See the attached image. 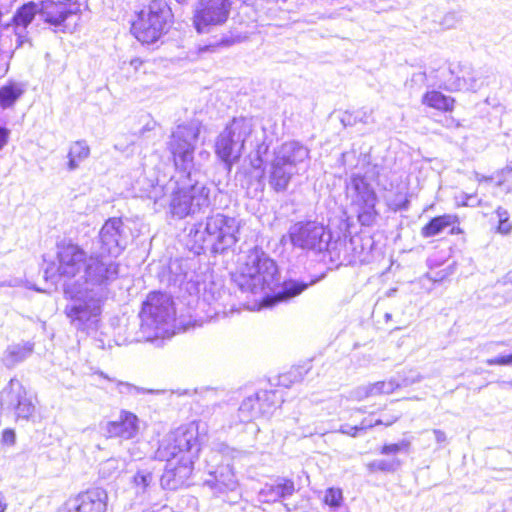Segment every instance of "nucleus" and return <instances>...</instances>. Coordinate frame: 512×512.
<instances>
[{
    "mask_svg": "<svg viewBox=\"0 0 512 512\" xmlns=\"http://www.w3.org/2000/svg\"><path fill=\"white\" fill-rule=\"evenodd\" d=\"M5 285L12 286V283L11 282H9V283H0V286H5Z\"/></svg>",
    "mask_w": 512,
    "mask_h": 512,
    "instance_id": "e2e57ef3",
    "label": "nucleus"
},
{
    "mask_svg": "<svg viewBox=\"0 0 512 512\" xmlns=\"http://www.w3.org/2000/svg\"><path fill=\"white\" fill-rule=\"evenodd\" d=\"M324 502L332 509H338L343 502V494L341 489L329 488L326 490L324 495Z\"/></svg>",
    "mask_w": 512,
    "mask_h": 512,
    "instance_id": "58836bf2",
    "label": "nucleus"
},
{
    "mask_svg": "<svg viewBox=\"0 0 512 512\" xmlns=\"http://www.w3.org/2000/svg\"><path fill=\"white\" fill-rule=\"evenodd\" d=\"M6 502L3 495L0 494V512H4L6 510Z\"/></svg>",
    "mask_w": 512,
    "mask_h": 512,
    "instance_id": "bf43d9fd",
    "label": "nucleus"
},
{
    "mask_svg": "<svg viewBox=\"0 0 512 512\" xmlns=\"http://www.w3.org/2000/svg\"><path fill=\"white\" fill-rule=\"evenodd\" d=\"M41 6L40 20L54 25L61 26L69 17L74 16L70 11H67L61 4L55 3L50 0L40 1Z\"/></svg>",
    "mask_w": 512,
    "mask_h": 512,
    "instance_id": "bb28decb",
    "label": "nucleus"
},
{
    "mask_svg": "<svg viewBox=\"0 0 512 512\" xmlns=\"http://www.w3.org/2000/svg\"><path fill=\"white\" fill-rule=\"evenodd\" d=\"M108 495L102 488H93L69 498L59 512H106Z\"/></svg>",
    "mask_w": 512,
    "mask_h": 512,
    "instance_id": "a211bd4d",
    "label": "nucleus"
},
{
    "mask_svg": "<svg viewBox=\"0 0 512 512\" xmlns=\"http://www.w3.org/2000/svg\"><path fill=\"white\" fill-rule=\"evenodd\" d=\"M90 155V147L84 140L73 142L67 154L68 163L67 168L69 171H74L79 168L80 164L85 161Z\"/></svg>",
    "mask_w": 512,
    "mask_h": 512,
    "instance_id": "c85d7f7f",
    "label": "nucleus"
},
{
    "mask_svg": "<svg viewBox=\"0 0 512 512\" xmlns=\"http://www.w3.org/2000/svg\"><path fill=\"white\" fill-rule=\"evenodd\" d=\"M280 276L278 268L261 249H253L246 257V261L236 283L242 291L250 292L253 295H262V307H271L282 301H288L301 294L309 284L288 280L284 281L281 290L270 296L269 292L278 286Z\"/></svg>",
    "mask_w": 512,
    "mask_h": 512,
    "instance_id": "f257e3e1",
    "label": "nucleus"
},
{
    "mask_svg": "<svg viewBox=\"0 0 512 512\" xmlns=\"http://www.w3.org/2000/svg\"><path fill=\"white\" fill-rule=\"evenodd\" d=\"M486 364L489 366H493V365L511 366L512 365V354L487 359Z\"/></svg>",
    "mask_w": 512,
    "mask_h": 512,
    "instance_id": "c03bdc74",
    "label": "nucleus"
},
{
    "mask_svg": "<svg viewBox=\"0 0 512 512\" xmlns=\"http://www.w3.org/2000/svg\"><path fill=\"white\" fill-rule=\"evenodd\" d=\"M455 199L457 206L475 207L481 204V200L477 199L475 194H467L465 192H461Z\"/></svg>",
    "mask_w": 512,
    "mask_h": 512,
    "instance_id": "ea45409f",
    "label": "nucleus"
},
{
    "mask_svg": "<svg viewBox=\"0 0 512 512\" xmlns=\"http://www.w3.org/2000/svg\"><path fill=\"white\" fill-rule=\"evenodd\" d=\"M120 265L114 258L108 255H100L99 251L91 249L84 274V284L81 287H88L93 292L108 295V286L119 276Z\"/></svg>",
    "mask_w": 512,
    "mask_h": 512,
    "instance_id": "9d476101",
    "label": "nucleus"
},
{
    "mask_svg": "<svg viewBox=\"0 0 512 512\" xmlns=\"http://www.w3.org/2000/svg\"><path fill=\"white\" fill-rule=\"evenodd\" d=\"M230 9V0H199L193 20L195 28L204 33L212 26L222 25L227 21Z\"/></svg>",
    "mask_w": 512,
    "mask_h": 512,
    "instance_id": "2eb2a0df",
    "label": "nucleus"
},
{
    "mask_svg": "<svg viewBox=\"0 0 512 512\" xmlns=\"http://www.w3.org/2000/svg\"><path fill=\"white\" fill-rule=\"evenodd\" d=\"M399 418H400V415H393V416H390V417H386L385 419H377L375 421V424L376 425L390 426L393 423H395Z\"/></svg>",
    "mask_w": 512,
    "mask_h": 512,
    "instance_id": "09e8293b",
    "label": "nucleus"
},
{
    "mask_svg": "<svg viewBox=\"0 0 512 512\" xmlns=\"http://www.w3.org/2000/svg\"><path fill=\"white\" fill-rule=\"evenodd\" d=\"M200 445L197 422L181 426L164 437L156 451V458L167 462L161 477L163 487L176 489L189 478L199 456Z\"/></svg>",
    "mask_w": 512,
    "mask_h": 512,
    "instance_id": "f03ea898",
    "label": "nucleus"
},
{
    "mask_svg": "<svg viewBox=\"0 0 512 512\" xmlns=\"http://www.w3.org/2000/svg\"><path fill=\"white\" fill-rule=\"evenodd\" d=\"M398 387H400V384L394 379L378 381L372 384L358 387L354 391V396L357 400H362L370 396L390 394Z\"/></svg>",
    "mask_w": 512,
    "mask_h": 512,
    "instance_id": "cd10ccee",
    "label": "nucleus"
},
{
    "mask_svg": "<svg viewBox=\"0 0 512 512\" xmlns=\"http://www.w3.org/2000/svg\"><path fill=\"white\" fill-rule=\"evenodd\" d=\"M178 3L182 4V3H186L188 0H176Z\"/></svg>",
    "mask_w": 512,
    "mask_h": 512,
    "instance_id": "0e129e2a",
    "label": "nucleus"
},
{
    "mask_svg": "<svg viewBox=\"0 0 512 512\" xmlns=\"http://www.w3.org/2000/svg\"><path fill=\"white\" fill-rule=\"evenodd\" d=\"M433 433H434L435 439L438 443H443L446 441V434L444 431L439 430V429H434Z\"/></svg>",
    "mask_w": 512,
    "mask_h": 512,
    "instance_id": "5fc2aeb1",
    "label": "nucleus"
},
{
    "mask_svg": "<svg viewBox=\"0 0 512 512\" xmlns=\"http://www.w3.org/2000/svg\"><path fill=\"white\" fill-rule=\"evenodd\" d=\"M216 493L235 492L238 489V481L231 466L219 467L210 473V478L205 481Z\"/></svg>",
    "mask_w": 512,
    "mask_h": 512,
    "instance_id": "4be33fe9",
    "label": "nucleus"
},
{
    "mask_svg": "<svg viewBox=\"0 0 512 512\" xmlns=\"http://www.w3.org/2000/svg\"><path fill=\"white\" fill-rule=\"evenodd\" d=\"M210 189L196 182L174 188L170 199V212L180 219L201 212L210 205Z\"/></svg>",
    "mask_w": 512,
    "mask_h": 512,
    "instance_id": "f8f14e48",
    "label": "nucleus"
},
{
    "mask_svg": "<svg viewBox=\"0 0 512 512\" xmlns=\"http://www.w3.org/2000/svg\"><path fill=\"white\" fill-rule=\"evenodd\" d=\"M10 131L7 128L0 127V150L7 144Z\"/></svg>",
    "mask_w": 512,
    "mask_h": 512,
    "instance_id": "3c124183",
    "label": "nucleus"
},
{
    "mask_svg": "<svg viewBox=\"0 0 512 512\" xmlns=\"http://www.w3.org/2000/svg\"><path fill=\"white\" fill-rule=\"evenodd\" d=\"M373 426H376L375 422H372L368 419H363L360 425H358V428L360 431H365Z\"/></svg>",
    "mask_w": 512,
    "mask_h": 512,
    "instance_id": "6e6d98bb",
    "label": "nucleus"
},
{
    "mask_svg": "<svg viewBox=\"0 0 512 512\" xmlns=\"http://www.w3.org/2000/svg\"><path fill=\"white\" fill-rule=\"evenodd\" d=\"M497 232L503 235L510 234L512 232V223L510 222V220L508 219L506 221H501L498 224Z\"/></svg>",
    "mask_w": 512,
    "mask_h": 512,
    "instance_id": "de8ad7c7",
    "label": "nucleus"
},
{
    "mask_svg": "<svg viewBox=\"0 0 512 512\" xmlns=\"http://www.w3.org/2000/svg\"><path fill=\"white\" fill-rule=\"evenodd\" d=\"M339 432L345 435H349L352 437L357 436L358 432H360L358 425L351 426L348 424H344L340 426Z\"/></svg>",
    "mask_w": 512,
    "mask_h": 512,
    "instance_id": "49530a36",
    "label": "nucleus"
},
{
    "mask_svg": "<svg viewBox=\"0 0 512 512\" xmlns=\"http://www.w3.org/2000/svg\"><path fill=\"white\" fill-rule=\"evenodd\" d=\"M454 99L439 91H429L424 94L422 103L438 110L451 111L454 107Z\"/></svg>",
    "mask_w": 512,
    "mask_h": 512,
    "instance_id": "7c9ffc66",
    "label": "nucleus"
},
{
    "mask_svg": "<svg viewBox=\"0 0 512 512\" xmlns=\"http://www.w3.org/2000/svg\"><path fill=\"white\" fill-rule=\"evenodd\" d=\"M89 256L77 244L61 243L58 245L57 259L59 276L73 278L84 272Z\"/></svg>",
    "mask_w": 512,
    "mask_h": 512,
    "instance_id": "f3484780",
    "label": "nucleus"
},
{
    "mask_svg": "<svg viewBox=\"0 0 512 512\" xmlns=\"http://www.w3.org/2000/svg\"><path fill=\"white\" fill-rule=\"evenodd\" d=\"M496 185L503 189L505 193L512 192V166H506L497 173Z\"/></svg>",
    "mask_w": 512,
    "mask_h": 512,
    "instance_id": "e433bc0d",
    "label": "nucleus"
},
{
    "mask_svg": "<svg viewBox=\"0 0 512 512\" xmlns=\"http://www.w3.org/2000/svg\"><path fill=\"white\" fill-rule=\"evenodd\" d=\"M0 403L4 409L11 410L18 418L30 419L35 413V405L18 379H11L2 390Z\"/></svg>",
    "mask_w": 512,
    "mask_h": 512,
    "instance_id": "dca6fc26",
    "label": "nucleus"
},
{
    "mask_svg": "<svg viewBox=\"0 0 512 512\" xmlns=\"http://www.w3.org/2000/svg\"><path fill=\"white\" fill-rule=\"evenodd\" d=\"M143 118H144L146 121L144 122L143 127H142V128L138 131V133H137L140 137L145 136V134H146L147 132H150V131L154 130V129H155V127L157 126L156 121H155V120H153L152 118H150V116H149V115H145V116H143Z\"/></svg>",
    "mask_w": 512,
    "mask_h": 512,
    "instance_id": "a18cd8bd",
    "label": "nucleus"
},
{
    "mask_svg": "<svg viewBox=\"0 0 512 512\" xmlns=\"http://www.w3.org/2000/svg\"><path fill=\"white\" fill-rule=\"evenodd\" d=\"M411 447V440L402 439L398 443L385 444L380 453L383 455L397 454L399 452L408 453Z\"/></svg>",
    "mask_w": 512,
    "mask_h": 512,
    "instance_id": "4c0bfd02",
    "label": "nucleus"
},
{
    "mask_svg": "<svg viewBox=\"0 0 512 512\" xmlns=\"http://www.w3.org/2000/svg\"><path fill=\"white\" fill-rule=\"evenodd\" d=\"M133 482L137 489V493H145L154 483L153 473L148 469L139 470L134 475Z\"/></svg>",
    "mask_w": 512,
    "mask_h": 512,
    "instance_id": "f704fd0d",
    "label": "nucleus"
},
{
    "mask_svg": "<svg viewBox=\"0 0 512 512\" xmlns=\"http://www.w3.org/2000/svg\"><path fill=\"white\" fill-rule=\"evenodd\" d=\"M295 492V485L292 480L279 479L273 484H266L259 492L262 502L274 503L282 498L291 496Z\"/></svg>",
    "mask_w": 512,
    "mask_h": 512,
    "instance_id": "b1692460",
    "label": "nucleus"
},
{
    "mask_svg": "<svg viewBox=\"0 0 512 512\" xmlns=\"http://www.w3.org/2000/svg\"><path fill=\"white\" fill-rule=\"evenodd\" d=\"M409 201L401 194L396 195L395 200H389L388 205L393 211H399L408 208Z\"/></svg>",
    "mask_w": 512,
    "mask_h": 512,
    "instance_id": "79ce46f5",
    "label": "nucleus"
},
{
    "mask_svg": "<svg viewBox=\"0 0 512 512\" xmlns=\"http://www.w3.org/2000/svg\"><path fill=\"white\" fill-rule=\"evenodd\" d=\"M114 148H115L116 150H122V147H121L118 143H116V144L114 145Z\"/></svg>",
    "mask_w": 512,
    "mask_h": 512,
    "instance_id": "680f3d73",
    "label": "nucleus"
},
{
    "mask_svg": "<svg viewBox=\"0 0 512 512\" xmlns=\"http://www.w3.org/2000/svg\"><path fill=\"white\" fill-rule=\"evenodd\" d=\"M214 48H215L214 46H206V47H205V49H206V50H209V49L214 50Z\"/></svg>",
    "mask_w": 512,
    "mask_h": 512,
    "instance_id": "69168bd1",
    "label": "nucleus"
},
{
    "mask_svg": "<svg viewBox=\"0 0 512 512\" xmlns=\"http://www.w3.org/2000/svg\"><path fill=\"white\" fill-rule=\"evenodd\" d=\"M475 175V179L481 183V182H491L493 180V177H488V176H484V175H481L477 172L474 173Z\"/></svg>",
    "mask_w": 512,
    "mask_h": 512,
    "instance_id": "4d7b16f0",
    "label": "nucleus"
},
{
    "mask_svg": "<svg viewBox=\"0 0 512 512\" xmlns=\"http://www.w3.org/2000/svg\"><path fill=\"white\" fill-rule=\"evenodd\" d=\"M207 393H208V394H213V393H214V391H213V390H209Z\"/></svg>",
    "mask_w": 512,
    "mask_h": 512,
    "instance_id": "338daca9",
    "label": "nucleus"
},
{
    "mask_svg": "<svg viewBox=\"0 0 512 512\" xmlns=\"http://www.w3.org/2000/svg\"><path fill=\"white\" fill-rule=\"evenodd\" d=\"M2 441L7 444H14L15 442V433L13 430L6 429L2 434Z\"/></svg>",
    "mask_w": 512,
    "mask_h": 512,
    "instance_id": "8fccbe9b",
    "label": "nucleus"
},
{
    "mask_svg": "<svg viewBox=\"0 0 512 512\" xmlns=\"http://www.w3.org/2000/svg\"><path fill=\"white\" fill-rule=\"evenodd\" d=\"M257 397L259 399L258 408L260 409L261 417L271 416L277 407V392L264 390L258 392Z\"/></svg>",
    "mask_w": 512,
    "mask_h": 512,
    "instance_id": "473e14b6",
    "label": "nucleus"
},
{
    "mask_svg": "<svg viewBox=\"0 0 512 512\" xmlns=\"http://www.w3.org/2000/svg\"><path fill=\"white\" fill-rule=\"evenodd\" d=\"M401 465L400 460L393 459H376L368 464V469L372 472L381 471V472H394Z\"/></svg>",
    "mask_w": 512,
    "mask_h": 512,
    "instance_id": "c9c22d12",
    "label": "nucleus"
},
{
    "mask_svg": "<svg viewBox=\"0 0 512 512\" xmlns=\"http://www.w3.org/2000/svg\"><path fill=\"white\" fill-rule=\"evenodd\" d=\"M143 65V60L140 58H133L129 61V66L137 73L140 67Z\"/></svg>",
    "mask_w": 512,
    "mask_h": 512,
    "instance_id": "864d4df0",
    "label": "nucleus"
},
{
    "mask_svg": "<svg viewBox=\"0 0 512 512\" xmlns=\"http://www.w3.org/2000/svg\"><path fill=\"white\" fill-rule=\"evenodd\" d=\"M172 17L171 8L165 1L154 0L139 12L131 32L142 43H154L168 31Z\"/></svg>",
    "mask_w": 512,
    "mask_h": 512,
    "instance_id": "0eeeda50",
    "label": "nucleus"
},
{
    "mask_svg": "<svg viewBox=\"0 0 512 512\" xmlns=\"http://www.w3.org/2000/svg\"><path fill=\"white\" fill-rule=\"evenodd\" d=\"M101 376L112 381V379L105 376L103 373H101ZM113 382H115L116 389L121 394H126V395H138V394H144V393L159 394L162 392L160 390H151V389L141 388V387L135 386L133 384H130L128 382H122V381H116V380H113Z\"/></svg>",
    "mask_w": 512,
    "mask_h": 512,
    "instance_id": "72a5a7b5",
    "label": "nucleus"
},
{
    "mask_svg": "<svg viewBox=\"0 0 512 512\" xmlns=\"http://www.w3.org/2000/svg\"><path fill=\"white\" fill-rule=\"evenodd\" d=\"M24 93L23 87L18 84L11 82L7 85L0 87V107L9 108L11 107Z\"/></svg>",
    "mask_w": 512,
    "mask_h": 512,
    "instance_id": "2f4dec72",
    "label": "nucleus"
},
{
    "mask_svg": "<svg viewBox=\"0 0 512 512\" xmlns=\"http://www.w3.org/2000/svg\"><path fill=\"white\" fill-rule=\"evenodd\" d=\"M351 205L355 208L358 221L363 226H371L377 216L375 205L377 196L374 189L366 181L365 177L353 174L347 186Z\"/></svg>",
    "mask_w": 512,
    "mask_h": 512,
    "instance_id": "4468645a",
    "label": "nucleus"
},
{
    "mask_svg": "<svg viewBox=\"0 0 512 512\" xmlns=\"http://www.w3.org/2000/svg\"><path fill=\"white\" fill-rule=\"evenodd\" d=\"M41 6V2L31 1L17 10L13 17L14 26L0 33V61L9 59L14 50L25 43L30 45L26 29L33 20H40Z\"/></svg>",
    "mask_w": 512,
    "mask_h": 512,
    "instance_id": "6e6552de",
    "label": "nucleus"
},
{
    "mask_svg": "<svg viewBox=\"0 0 512 512\" xmlns=\"http://www.w3.org/2000/svg\"><path fill=\"white\" fill-rule=\"evenodd\" d=\"M119 469V461L117 459H108L101 464L100 474L104 478L111 477Z\"/></svg>",
    "mask_w": 512,
    "mask_h": 512,
    "instance_id": "a19ab883",
    "label": "nucleus"
},
{
    "mask_svg": "<svg viewBox=\"0 0 512 512\" xmlns=\"http://www.w3.org/2000/svg\"><path fill=\"white\" fill-rule=\"evenodd\" d=\"M495 214L498 218V224L501 222V221H506L509 219V212L502 208V207H498L495 211Z\"/></svg>",
    "mask_w": 512,
    "mask_h": 512,
    "instance_id": "603ef678",
    "label": "nucleus"
},
{
    "mask_svg": "<svg viewBox=\"0 0 512 512\" xmlns=\"http://www.w3.org/2000/svg\"><path fill=\"white\" fill-rule=\"evenodd\" d=\"M309 154V149L297 141L285 142L273 152L274 157L299 174L301 170H306L310 159Z\"/></svg>",
    "mask_w": 512,
    "mask_h": 512,
    "instance_id": "6ab92c4d",
    "label": "nucleus"
},
{
    "mask_svg": "<svg viewBox=\"0 0 512 512\" xmlns=\"http://www.w3.org/2000/svg\"><path fill=\"white\" fill-rule=\"evenodd\" d=\"M501 385H502V386H509V387H511V388H512V381H508V382H505V381H504V382H501Z\"/></svg>",
    "mask_w": 512,
    "mask_h": 512,
    "instance_id": "052dcab7",
    "label": "nucleus"
},
{
    "mask_svg": "<svg viewBox=\"0 0 512 512\" xmlns=\"http://www.w3.org/2000/svg\"><path fill=\"white\" fill-rule=\"evenodd\" d=\"M200 133V123L192 120L178 125L172 132L169 149L174 157L176 167L188 172L193 167L194 149Z\"/></svg>",
    "mask_w": 512,
    "mask_h": 512,
    "instance_id": "ddd939ff",
    "label": "nucleus"
},
{
    "mask_svg": "<svg viewBox=\"0 0 512 512\" xmlns=\"http://www.w3.org/2000/svg\"><path fill=\"white\" fill-rule=\"evenodd\" d=\"M253 133L251 120L234 118L216 140L215 152L229 167L240 158L246 142Z\"/></svg>",
    "mask_w": 512,
    "mask_h": 512,
    "instance_id": "1a4fd4ad",
    "label": "nucleus"
},
{
    "mask_svg": "<svg viewBox=\"0 0 512 512\" xmlns=\"http://www.w3.org/2000/svg\"><path fill=\"white\" fill-rule=\"evenodd\" d=\"M64 293L70 299L65 306V314L70 324L76 330L87 334L95 332L99 327L102 307L107 297L101 294V290L93 292L77 283L65 284Z\"/></svg>",
    "mask_w": 512,
    "mask_h": 512,
    "instance_id": "7ed1b4c3",
    "label": "nucleus"
},
{
    "mask_svg": "<svg viewBox=\"0 0 512 512\" xmlns=\"http://www.w3.org/2000/svg\"><path fill=\"white\" fill-rule=\"evenodd\" d=\"M485 84L484 73L480 70H475L467 64L460 66L459 75L456 76L455 88L456 90H466L476 92L481 89Z\"/></svg>",
    "mask_w": 512,
    "mask_h": 512,
    "instance_id": "5701e85b",
    "label": "nucleus"
},
{
    "mask_svg": "<svg viewBox=\"0 0 512 512\" xmlns=\"http://www.w3.org/2000/svg\"><path fill=\"white\" fill-rule=\"evenodd\" d=\"M256 146H257V150H256V152H257V157L251 161V164H252L253 168H255V169H259V168H261V166H262V164H263V160H262V158H261V155H262V154H265V153L267 152V150H268V145H266V144L263 142V143H261V144H258V143H257V144H256Z\"/></svg>",
    "mask_w": 512,
    "mask_h": 512,
    "instance_id": "37998d69",
    "label": "nucleus"
},
{
    "mask_svg": "<svg viewBox=\"0 0 512 512\" xmlns=\"http://www.w3.org/2000/svg\"><path fill=\"white\" fill-rule=\"evenodd\" d=\"M138 422L139 420L135 414L122 411L118 420L107 422L102 429L106 437L132 439L138 433Z\"/></svg>",
    "mask_w": 512,
    "mask_h": 512,
    "instance_id": "aec40b11",
    "label": "nucleus"
},
{
    "mask_svg": "<svg viewBox=\"0 0 512 512\" xmlns=\"http://www.w3.org/2000/svg\"><path fill=\"white\" fill-rule=\"evenodd\" d=\"M288 236L294 248L315 254L328 252L331 257L340 256L338 247L342 245V241H333L330 229L318 221H298L290 226Z\"/></svg>",
    "mask_w": 512,
    "mask_h": 512,
    "instance_id": "423d86ee",
    "label": "nucleus"
},
{
    "mask_svg": "<svg viewBox=\"0 0 512 512\" xmlns=\"http://www.w3.org/2000/svg\"><path fill=\"white\" fill-rule=\"evenodd\" d=\"M257 393L244 399L238 409L239 422L246 423L261 418Z\"/></svg>",
    "mask_w": 512,
    "mask_h": 512,
    "instance_id": "c756f323",
    "label": "nucleus"
},
{
    "mask_svg": "<svg viewBox=\"0 0 512 512\" xmlns=\"http://www.w3.org/2000/svg\"><path fill=\"white\" fill-rule=\"evenodd\" d=\"M140 319V333L145 341L170 337L174 334L175 321L172 298L165 293H150L143 303Z\"/></svg>",
    "mask_w": 512,
    "mask_h": 512,
    "instance_id": "20e7f679",
    "label": "nucleus"
},
{
    "mask_svg": "<svg viewBox=\"0 0 512 512\" xmlns=\"http://www.w3.org/2000/svg\"><path fill=\"white\" fill-rule=\"evenodd\" d=\"M240 223L234 218L222 213L207 217L206 223L196 224L190 229L189 236L198 248L206 242H211L215 252L223 251L238 241Z\"/></svg>",
    "mask_w": 512,
    "mask_h": 512,
    "instance_id": "39448f33",
    "label": "nucleus"
},
{
    "mask_svg": "<svg viewBox=\"0 0 512 512\" xmlns=\"http://www.w3.org/2000/svg\"><path fill=\"white\" fill-rule=\"evenodd\" d=\"M459 223V218L455 214H444L431 219L422 229L421 235L425 238L434 237L442 233L446 228L452 226L450 233L457 234L460 228L454 225Z\"/></svg>",
    "mask_w": 512,
    "mask_h": 512,
    "instance_id": "a878e982",
    "label": "nucleus"
},
{
    "mask_svg": "<svg viewBox=\"0 0 512 512\" xmlns=\"http://www.w3.org/2000/svg\"><path fill=\"white\" fill-rule=\"evenodd\" d=\"M350 118H351V115H350V114H348V113H346V114L342 117L341 121H342V123H343L345 126H346V125H352V122H351V119H350Z\"/></svg>",
    "mask_w": 512,
    "mask_h": 512,
    "instance_id": "13d9d810",
    "label": "nucleus"
},
{
    "mask_svg": "<svg viewBox=\"0 0 512 512\" xmlns=\"http://www.w3.org/2000/svg\"><path fill=\"white\" fill-rule=\"evenodd\" d=\"M133 238L130 226L118 217H112L102 225L92 248L100 255L117 259L128 247Z\"/></svg>",
    "mask_w": 512,
    "mask_h": 512,
    "instance_id": "9b49d317",
    "label": "nucleus"
},
{
    "mask_svg": "<svg viewBox=\"0 0 512 512\" xmlns=\"http://www.w3.org/2000/svg\"><path fill=\"white\" fill-rule=\"evenodd\" d=\"M298 174L273 156L268 168V183L274 191L284 192L287 190L293 176Z\"/></svg>",
    "mask_w": 512,
    "mask_h": 512,
    "instance_id": "412c9836",
    "label": "nucleus"
},
{
    "mask_svg": "<svg viewBox=\"0 0 512 512\" xmlns=\"http://www.w3.org/2000/svg\"><path fill=\"white\" fill-rule=\"evenodd\" d=\"M34 351V343L31 341L13 343L3 352L1 361L7 368H13L28 359Z\"/></svg>",
    "mask_w": 512,
    "mask_h": 512,
    "instance_id": "393cba45",
    "label": "nucleus"
}]
</instances>
